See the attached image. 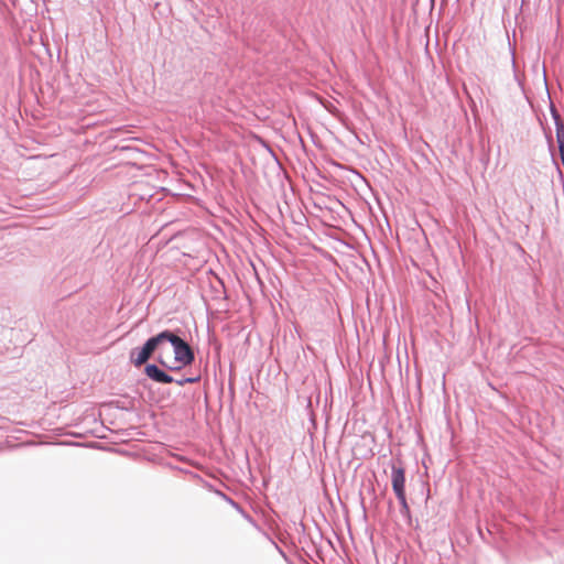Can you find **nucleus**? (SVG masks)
I'll use <instances>...</instances> for the list:
<instances>
[{"label":"nucleus","instance_id":"f257e3e1","mask_svg":"<svg viewBox=\"0 0 564 564\" xmlns=\"http://www.w3.org/2000/svg\"><path fill=\"white\" fill-rule=\"evenodd\" d=\"M165 343H170L174 349V362L177 366L166 364L161 355L158 356V362L167 370L178 371L183 367L192 365L195 360V354L192 347L180 336L171 330H165Z\"/></svg>","mask_w":564,"mask_h":564},{"label":"nucleus","instance_id":"f03ea898","mask_svg":"<svg viewBox=\"0 0 564 564\" xmlns=\"http://www.w3.org/2000/svg\"><path fill=\"white\" fill-rule=\"evenodd\" d=\"M165 343V330L159 333L155 336L150 337L142 347L133 348L130 351V361L135 366L140 367L144 365L155 351L162 349Z\"/></svg>","mask_w":564,"mask_h":564},{"label":"nucleus","instance_id":"7ed1b4c3","mask_svg":"<svg viewBox=\"0 0 564 564\" xmlns=\"http://www.w3.org/2000/svg\"><path fill=\"white\" fill-rule=\"evenodd\" d=\"M391 485L392 490L401 506V510L409 512V506L405 496V469L401 464H391Z\"/></svg>","mask_w":564,"mask_h":564},{"label":"nucleus","instance_id":"20e7f679","mask_svg":"<svg viewBox=\"0 0 564 564\" xmlns=\"http://www.w3.org/2000/svg\"><path fill=\"white\" fill-rule=\"evenodd\" d=\"M144 373L154 382L158 383H172L174 378L164 370L160 369L154 364H148L144 368Z\"/></svg>","mask_w":564,"mask_h":564},{"label":"nucleus","instance_id":"39448f33","mask_svg":"<svg viewBox=\"0 0 564 564\" xmlns=\"http://www.w3.org/2000/svg\"><path fill=\"white\" fill-rule=\"evenodd\" d=\"M555 130L558 151H562V149L564 150V123H557V126H555Z\"/></svg>","mask_w":564,"mask_h":564},{"label":"nucleus","instance_id":"423d86ee","mask_svg":"<svg viewBox=\"0 0 564 564\" xmlns=\"http://www.w3.org/2000/svg\"><path fill=\"white\" fill-rule=\"evenodd\" d=\"M199 380H200V377L196 376V377H183L181 379H174L173 382H175L180 387H183L186 383H195V382H198Z\"/></svg>","mask_w":564,"mask_h":564},{"label":"nucleus","instance_id":"0eeeda50","mask_svg":"<svg viewBox=\"0 0 564 564\" xmlns=\"http://www.w3.org/2000/svg\"><path fill=\"white\" fill-rule=\"evenodd\" d=\"M550 111H551V115H552L555 126H557V123H564L558 111L556 110V108L554 107L553 104H551Z\"/></svg>","mask_w":564,"mask_h":564},{"label":"nucleus","instance_id":"6e6552de","mask_svg":"<svg viewBox=\"0 0 564 564\" xmlns=\"http://www.w3.org/2000/svg\"><path fill=\"white\" fill-rule=\"evenodd\" d=\"M334 534L337 536V539H340V535H338L337 531H334Z\"/></svg>","mask_w":564,"mask_h":564},{"label":"nucleus","instance_id":"1a4fd4ad","mask_svg":"<svg viewBox=\"0 0 564 564\" xmlns=\"http://www.w3.org/2000/svg\"><path fill=\"white\" fill-rule=\"evenodd\" d=\"M334 534L337 536V539H340V535H338L337 531H334Z\"/></svg>","mask_w":564,"mask_h":564},{"label":"nucleus","instance_id":"9d476101","mask_svg":"<svg viewBox=\"0 0 564 564\" xmlns=\"http://www.w3.org/2000/svg\"><path fill=\"white\" fill-rule=\"evenodd\" d=\"M334 534L337 536V539H340V535H338L337 531H334Z\"/></svg>","mask_w":564,"mask_h":564}]
</instances>
